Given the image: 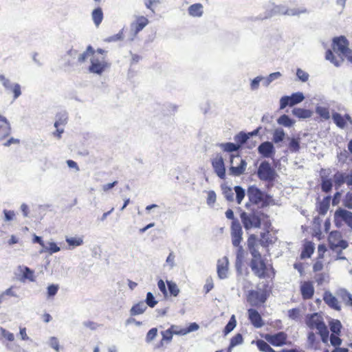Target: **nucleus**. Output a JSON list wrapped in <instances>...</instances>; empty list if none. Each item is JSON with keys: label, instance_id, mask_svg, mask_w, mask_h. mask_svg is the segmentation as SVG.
<instances>
[{"label": "nucleus", "instance_id": "f257e3e1", "mask_svg": "<svg viewBox=\"0 0 352 352\" xmlns=\"http://www.w3.org/2000/svg\"><path fill=\"white\" fill-rule=\"evenodd\" d=\"M333 49L338 54L340 59H337L331 50L326 52L325 58L329 60L336 67H340L346 58L352 64V50L349 47V41L346 37L341 36L333 39Z\"/></svg>", "mask_w": 352, "mask_h": 352}, {"label": "nucleus", "instance_id": "f03ea898", "mask_svg": "<svg viewBox=\"0 0 352 352\" xmlns=\"http://www.w3.org/2000/svg\"><path fill=\"white\" fill-rule=\"evenodd\" d=\"M307 12L305 8H288L284 5H271L269 6L264 14H261L255 19L263 20L269 19L276 14H284L287 16H297Z\"/></svg>", "mask_w": 352, "mask_h": 352}, {"label": "nucleus", "instance_id": "7ed1b4c3", "mask_svg": "<svg viewBox=\"0 0 352 352\" xmlns=\"http://www.w3.org/2000/svg\"><path fill=\"white\" fill-rule=\"evenodd\" d=\"M267 218L265 214L260 210H252L250 212H243L241 214V219L245 230L252 228H259L262 221Z\"/></svg>", "mask_w": 352, "mask_h": 352}, {"label": "nucleus", "instance_id": "20e7f679", "mask_svg": "<svg viewBox=\"0 0 352 352\" xmlns=\"http://www.w3.org/2000/svg\"><path fill=\"white\" fill-rule=\"evenodd\" d=\"M247 195L251 204L261 205L263 208L269 206L272 199L270 195L254 186L248 188Z\"/></svg>", "mask_w": 352, "mask_h": 352}, {"label": "nucleus", "instance_id": "39448f33", "mask_svg": "<svg viewBox=\"0 0 352 352\" xmlns=\"http://www.w3.org/2000/svg\"><path fill=\"white\" fill-rule=\"evenodd\" d=\"M0 83L8 94H12L13 101L21 96V86L17 82H12L4 74H0Z\"/></svg>", "mask_w": 352, "mask_h": 352}, {"label": "nucleus", "instance_id": "423d86ee", "mask_svg": "<svg viewBox=\"0 0 352 352\" xmlns=\"http://www.w3.org/2000/svg\"><path fill=\"white\" fill-rule=\"evenodd\" d=\"M247 167V162L239 155L230 156V167L229 175L234 177H239L244 174Z\"/></svg>", "mask_w": 352, "mask_h": 352}, {"label": "nucleus", "instance_id": "0eeeda50", "mask_svg": "<svg viewBox=\"0 0 352 352\" xmlns=\"http://www.w3.org/2000/svg\"><path fill=\"white\" fill-rule=\"evenodd\" d=\"M91 65L89 67L90 73L101 75L105 69L109 67V64L106 61L104 56H98L93 55L90 59Z\"/></svg>", "mask_w": 352, "mask_h": 352}, {"label": "nucleus", "instance_id": "6e6552de", "mask_svg": "<svg viewBox=\"0 0 352 352\" xmlns=\"http://www.w3.org/2000/svg\"><path fill=\"white\" fill-rule=\"evenodd\" d=\"M328 241L330 249L333 251H337L338 249L345 250L349 244L348 242L342 239V234L338 231H332L330 232Z\"/></svg>", "mask_w": 352, "mask_h": 352}, {"label": "nucleus", "instance_id": "1a4fd4ad", "mask_svg": "<svg viewBox=\"0 0 352 352\" xmlns=\"http://www.w3.org/2000/svg\"><path fill=\"white\" fill-rule=\"evenodd\" d=\"M258 177L263 181H273L276 177V172L267 162L261 163L258 171Z\"/></svg>", "mask_w": 352, "mask_h": 352}, {"label": "nucleus", "instance_id": "9d476101", "mask_svg": "<svg viewBox=\"0 0 352 352\" xmlns=\"http://www.w3.org/2000/svg\"><path fill=\"white\" fill-rule=\"evenodd\" d=\"M305 99L302 92H296L291 96H285L280 99V109H284L287 106H294L301 102Z\"/></svg>", "mask_w": 352, "mask_h": 352}, {"label": "nucleus", "instance_id": "9b49d317", "mask_svg": "<svg viewBox=\"0 0 352 352\" xmlns=\"http://www.w3.org/2000/svg\"><path fill=\"white\" fill-rule=\"evenodd\" d=\"M267 300V296L263 290H250L247 296V301L252 307H256L264 303Z\"/></svg>", "mask_w": 352, "mask_h": 352}, {"label": "nucleus", "instance_id": "f8f14e48", "mask_svg": "<svg viewBox=\"0 0 352 352\" xmlns=\"http://www.w3.org/2000/svg\"><path fill=\"white\" fill-rule=\"evenodd\" d=\"M250 267L253 273L260 278L265 276L266 265L264 261L261 258L258 259H252Z\"/></svg>", "mask_w": 352, "mask_h": 352}, {"label": "nucleus", "instance_id": "ddd939ff", "mask_svg": "<svg viewBox=\"0 0 352 352\" xmlns=\"http://www.w3.org/2000/svg\"><path fill=\"white\" fill-rule=\"evenodd\" d=\"M212 166L217 175L221 179H225L226 168L221 155H217L216 157L212 159Z\"/></svg>", "mask_w": 352, "mask_h": 352}, {"label": "nucleus", "instance_id": "4468645a", "mask_svg": "<svg viewBox=\"0 0 352 352\" xmlns=\"http://www.w3.org/2000/svg\"><path fill=\"white\" fill-rule=\"evenodd\" d=\"M135 20L131 23V29L135 36L148 24L149 21L144 16H135Z\"/></svg>", "mask_w": 352, "mask_h": 352}, {"label": "nucleus", "instance_id": "2eb2a0df", "mask_svg": "<svg viewBox=\"0 0 352 352\" xmlns=\"http://www.w3.org/2000/svg\"><path fill=\"white\" fill-rule=\"evenodd\" d=\"M287 338V334L283 331L278 332L274 335L267 334L265 336L266 340L271 344L276 346H282L285 344Z\"/></svg>", "mask_w": 352, "mask_h": 352}, {"label": "nucleus", "instance_id": "dca6fc26", "mask_svg": "<svg viewBox=\"0 0 352 352\" xmlns=\"http://www.w3.org/2000/svg\"><path fill=\"white\" fill-rule=\"evenodd\" d=\"M228 258L226 256L217 261V272L220 279L228 278Z\"/></svg>", "mask_w": 352, "mask_h": 352}, {"label": "nucleus", "instance_id": "f3484780", "mask_svg": "<svg viewBox=\"0 0 352 352\" xmlns=\"http://www.w3.org/2000/svg\"><path fill=\"white\" fill-rule=\"evenodd\" d=\"M329 106L330 104L327 102H322L321 104H317L316 107V113L322 120H328L331 118Z\"/></svg>", "mask_w": 352, "mask_h": 352}, {"label": "nucleus", "instance_id": "a211bd4d", "mask_svg": "<svg viewBox=\"0 0 352 352\" xmlns=\"http://www.w3.org/2000/svg\"><path fill=\"white\" fill-rule=\"evenodd\" d=\"M340 218L348 225L352 230V212L344 209H339L335 212L336 223L338 219Z\"/></svg>", "mask_w": 352, "mask_h": 352}, {"label": "nucleus", "instance_id": "6ab92c4d", "mask_svg": "<svg viewBox=\"0 0 352 352\" xmlns=\"http://www.w3.org/2000/svg\"><path fill=\"white\" fill-rule=\"evenodd\" d=\"M0 121L4 122L3 126H0V142H1L11 133V126L7 118L1 114Z\"/></svg>", "mask_w": 352, "mask_h": 352}, {"label": "nucleus", "instance_id": "aec40b11", "mask_svg": "<svg viewBox=\"0 0 352 352\" xmlns=\"http://www.w3.org/2000/svg\"><path fill=\"white\" fill-rule=\"evenodd\" d=\"M248 312L249 320L255 327L260 328L263 326L261 316L256 310L249 309Z\"/></svg>", "mask_w": 352, "mask_h": 352}, {"label": "nucleus", "instance_id": "412c9836", "mask_svg": "<svg viewBox=\"0 0 352 352\" xmlns=\"http://www.w3.org/2000/svg\"><path fill=\"white\" fill-rule=\"evenodd\" d=\"M259 153L265 157H269L275 153L274 145L270 142H264L261 144L258 148Z\"/></svg>", "mask_w": 352, "mask_h": 352}, {"label": "nucleus", "instance_id": "4be33fe9", "mask_svg": "<svg viewBox=\"0 0 352 352\" xmlns=\"http://www.w3.org/2000/svg\"><path fill=\"white\" fill-rule=\"evenodd\" d=\"M324 301L331 308L336 310H340L341 307L337 298L329 292H326L323 297Z\"/></svg>", "mask_w": 352, "mask_h": 352}, {"label": "nucleus", "instance_id": "5701e85b", "mask_svg": "<svg viewBox=\"0 0 352 352\" xmlns=\"http://www.w3.org/2000/svg\"><path fill=\"white\" fill-rule=\"evenodd\" d=\"M248 246L250 253L252 256V259H258L261 258V255L256 248L255 238L251 236L248 240Z\"/></svg>", "mask_w": 352, "mask_h": 352}, {"label": "nucleus", "instance_id": "b1692460", "mask_svg": "<svg viewBox=\"0 0 352 352\" xmlns=\"http://www.w3.org/2000/svg\"><path fill=\"white\" fill-rule=\"evenodd\" d=\"M188 13L192 17H201L204 14V6L199 3H194L188 7Z\"/></svg>", "mask_w": 352, "mask_h": 352}, {"label": "nucleus", "instance_id": "393cba45", "mask_svg": "<svg viewBox=\"0 0 352 352\" xmlns=\"http://www.w3.org/2000/svg\"><path fill=\"white\" fill-rule=\"evenodd\" d=\"M300 291L303 298L309 299L311 298L314 292L313 285L309 282H305L300 287Z\"/></svg>", "mask_w": 352, "mask_h": 352}, {"label": "nucleus", "instance_id": "a878e982", "mask_svg": "<svg viewBox=\"0 0 352 352\" xmlns=\"http://www.w3.org/2000/svg\"><path fill=\"white\" fill-rule=\"evenodd\" d=\"M323 321L321 320L320 316L318 315V314H314L309 316L306 321L307 325L310 329H316L318 328L319 325L322 324Z\"/></svg>", "mask_w": 352, "mask_h": 352}, {"label": "nucleus", "instance_id": "bb28decb", "mask_svg": "<svg viewBox=\"0 0 352 352\" xmlns=\"http://www.w3.org/2000/svg\"><path fill=\"white\" fill-rule=\"evenodd\" d=\"M337 296L341 298L346 305L352 306V294L344 289H340L336 292Z\"/></svg>", "mask_w": 352, "mask_h": 352}, {"label": "nucleus", "instance_id": "cd10ccee", "mask_svg": "<svg viewBox=\"0 0 352 352\" xmlns=\"http://www.w3.org/2000/svg\"><path fill=\"white\" fill-rule=\"evenodd\" d=\"M147 306L144 302L140 301L138 303L134 305L131 310L130 314L131 316H137L143 314L146 309Z\"/></svg>", "mask_w": 352, "mask_h": 352}, {"label": "nucleus", "instance_id": "c85d7f7f", "mask_svg": "<svg viewBox=\"0 0 352 352\" xmlns=\"http://www.w3.org/2000/svg\"><path fill=\"white\" fill-rule=\"evenodd\" d=\"M292 114L299 118H309L312 116V111L309 109L302 108H294L292 110Z\"/></svg>", "mask_w": 352, "mask_h": 352}, {"label": "nucleus", "instance_id": "c756f323", "mask_svg": "<svg viewBox=\"0 0 352 352\" xmlns=\"http://www.w3.org/2000/svg\"><path fill=\"white\" fill-rule=\"evenodd\" d=\"M92 20L96 27H98L103 19V12L100 8L94 9L91 12Z\"/></svg>", "mask_w": 352, "mask_h": 352}, {"label": "nucleus", "instance_id": "7c9ffc66", "mask_svg": "<svg viewBox=\"0 0 352 352\" xmlns=\"http://www.w3.org/2000/svg\"><path fill=\"white\" fill-rule=\"evenodd\" d=\"M65 241L67 244L74 248L83 244V236H66Z\"/></svg>", "mask_w": 352, "mask_h": 352}, {"label": "nucleus", "instance_id": "2f4dec72", "mask_svg": "<svg viewBox=\"0 0 352 352\" xmlns=\"http://www.w3.org/2000/svg\"><path fill=\"white\" fill-rule=\"evenodd\" d=\"M285 137V133L282 128H276L272 133V141L275 144L280 143L283 141Z\"/></svg>", "mask_w": 352, "mask_h": 352}, {"label": "nucleus", "instance_id": "473e14b6", "mask_svg": "<svg viewBox=\"0 0 352 352\" xmlns=\"http://www.w3.org/2000/svg\"><path fill=\"white\" fill-rule=\"evenodd\" d=\"M277 122L283 126L291 127L294 124L295 121L292 120L287 115H282L278 118Z\"/></svg>", "mask_w": 352, "mask_h": 352}, {"label": "nucleus", "instance_id": "72a5a7b5", "mask_svg": "<svg viewBox=\"0 0 352 352\" xmlns=\"http://www.w3.org/2000/svg\"><path fill=\"white\" fill-rule=\"evenodd\" d=\"M317 330L318 331V333L321 337L322 341L324 343H327L329 338V330L324 322L322 324L319 325Z\"/></svg>", "mask_w": 352, "mask_h": 352}, {"label": "nucleus", "instance_id": "f704fd0d", "mask_svg": "<svg viewBox=\"0 0 352 352\" xmlns=\"http://www.w3.org/2000/svg\"><path fill=\"white\" fill-rule=\"evenodd\" d=\"M282 74L279 72L270 74L267 77H263V85L265 87H268L274 80L278 79L281 77Z\"/></svg>", "mask_w": 352, "mask_h": 352}, {"label": "nucleus", "instance_id": "c9c22d12", "mask_svg": "<svg viewBox=\"0 0 352 352\" xmlns=\"http://www.w3.org/2000/svg\"><path fill=\"white\" fill-rule=\"evenodd\" d=\"M332 119L335 124L340 129H344L346 126V122L344 117L337 112L332 113Z\"/></svg>", "mask_w": 352, "mask_h": 352}, {"label": "nucleus", "instance_id": "e433bc0d", "mask_svg": "<svg viewBox=\"0 0 352 352\" xmlns=\"http://www.w3.org/2000/svg\"><path fill=\"white\" fill-rule=\"evenodd\" d=\"M93 55H94V50L91 45H89L86 51L79 54L78 57V61L80 63H82L88 58V57L90 56H92Z\"/></svg>", "mask_w": 352, "mask_h": 352}, {"label": "nucleus", "instance_id": "4c0bfd02", "mask_svg": "<svg viewBox=\"0 0 352 352\" xmlns=\"http://www.w3.org/2000/svg\"><path fill=\"white\" fill-rule=\"evenodd\" d=\"M20 272L23 274V278L28 279L30 281H34V271L30 270L29 267L23 266L19 267Z\"/></svg>", "mask_w": 352, "mask_h": 352}, {"label": "nucleus", "instance_id": "58836bf2", "mask_svg": "<svg viewBox=\"0 0 352 352\" xmlns=\"http://www.w3.org/2000/svg\"><path fill=\"white\" fill-rule=\"evenodd\" d=\"M330 329L332 334L339 335L342 328V324L338 320H331L329 322Z\"/></svg>", "mask_w": 352, "mask_h": 352}, {"label": "nucleus", "instance_id": "ea45409f", "mask_svg": "<svg viewBox=\"0 0 352 352\" xmlns=\"http://www.w3.org/2000/svg\"><path fill=\"white\" fill-rule=\"evenodd\" d=\"M248 139V135L243 132H240L234 137V140L235 141L236 144L239 146V148Z\"/></svg>", "mask_w": 352, "mask_h": 352}, {"label": "nucleus", "instance_id": "a19ab883", "mask_svg": "<svg viewBox=\"0 0 352 352\" xmlns=\"http://www.w3.org/2000/svg\"><path fill=\"white\" fill-rule=\"evenodd\" d=\"M219 146L226 152H234L239 149V146L232 142L222 143Z\"/></svg>", "mask_w": 352, "mask_h": 352}, {"label": "nucleus", "instance_id": "79ce46f5", "mask_svg": "<svg viewBox=\"0 0 352 352\" xmlns=\"http://www.w3.org/2000/svg\"><path fill=\"white\" fill-rule=\"evenodd\" d=\"M59 251L60 248L54 242H50L48 245H45L43 250H41L40 252H48L50 254H52L53 253H56Z\"/></svg>", "mask_w": 352, "mask_h": 352}, {"label": "nucleus", "instance_id": "37998d69", "mask_svg": "<svg viewBox=\"0 0 352 352\" xmlns=\"http://www.w3.org/2000/svg\"><path fill=\"white\" fill-rule=\"evenodd\" d=\"M56 120L54 126L58 128L60 125H65L67 122V115L66 113H60L56 116Z\"/></svg>", "mask_w": 352, "mask_h": 352}, {"label": "nucleus", "instance_id": "c03bdc74", "mask_svg": "<svg viewBox=\"0 0 352 352\" xmlns=\"http://www.w3.org/2000/svg\"><path fill=\"white\" fill-rule=\"evenodd\" d=\"M234 190L236 193V202L238 204H241L242 200L243 199L245 195V190L239 186H236Z\"/></svg>", "mask_w": 352, "mask_h": 352}, {"label": "nucleus", "instance_id": "a18cd8bd", "mask_svg": "<svg viewBox=\"0 0 352 352\" xmlns=\"http://www.w3.org/2000/svg\"><path fill=\"white\" fill-rule=\"evenodd\" d=\"M167 286H168V291L172 296H173L175 297L178 296L180 290L175 283H174L171 280H170V281L168 280Z\"/></svg>", "mask_w": 352, "mask_h": 352}, {"label": "nucleus", "instance_id": "49530a36", "mask_svg": "<svg viewBox=\"0 0 352 352\" xmlns=\"http://www.w3.org/2000/svg\"><path fill=\"white\" fill-rule=\"evenodd\" d=\"M300 310L298 308L291 309L288 311V317L289 319L296 322L300 320Z\"/></svg>", "mask_w": 352, "mask_h": 352}, {"label": "nucleus", "instance_id": "de8ad7c7", "mask_svg": "<svg viewBox=\"0 0 352 352\" xmlns=\"http://www.w3.org/2000/svg\"><path fill=\"white\" fill-rule=\"evenodd\" d=\"M335 184L340 186L343 184L346 183L345 173L342 172H337L334 175Z\"/></svg>", "mask_w": 352, "mask_h": 352}, {"label": "nucleus", "instance_id": "09e8293b", "mask_svg": "<svg viewBox=\"0 0 352 352\" xmlns=\"http://www.w3.org/2000/svg\"><path fill=\"white\" fill-rule=\"evenodd\" d=\"M243 234V231H242V228H241L240 223L237 220H234L232 223V226H231V235L232 234Z\"/></svg>", "mask_w": 352, "mask_h": 352}, {"label": "nucleus", "instance_id": "8fccbe9b", "mask_svg": "<svg viewBox=\"0 0 352 352\" xmlns=\"http://www.w3.org/2000/svg\"><path fill=\"white\" fill-rule=\"evenodd\" d=\"M236 322L235 320V317H234V316H232L224 328V331H223L224 334L227 335L229 333H230L236 327Z\"/></svg>", "mask_w": 352, "mask_h": 352}, {"label": "nucleus", "instance_id": "3c124183", "mask_svg": "<svg viewBox=\"0 0 352 352\" xmlns=\"http://www.w3.org/2000/svg\"><path fill=\"white\" fill-rule=\"evenodd\" d=\"M243 340L242 335L240 333H237L236 336L232 338L228 350L230 351L232 348L241 344L243 342Z\"/></svg>", "mask_w": 352, "mask_h": 352}, {"label": "nucleus", "instance_id": "603ef678", "mask_svg": "<svg viewBox=\"0 0 352 352\" xmlns=\"http://www.w3.org/2000/svg\"><path fill=\"white\" fill-rule=\"evenodd\" d=\"M263 76H258L250 82V89L252 91H256L259 88L260 82L263 81Z\"/></svg>", "mask_w": 352, "mask_h": 352}, {"label": "nucleus", "instance_id": "864d4df0", "mask_svg": "<svg viewBox=\"0 0 352 352\" xmlns=\"http://www.w3.org/2000/svg\"><path fill=\"white\" fill-rule=\"evenodd\" d=\"M296 76L302 82H307L309 78V74L300 68L297 69Z\"/></svg>", "mask_w": 352, "mask_h": 352}, {"label": "nucleus", "instance_id": "5fc2aeb1", "mask_svg": "<svg viewBox=\"0 0 352 352\" xmlns=\"http://www.w3.org/2000/svg\"><path fill=\"white\" fill-rule=\"evenodd\" d=\"M145 304L146 305V306H148L152 308L154 307L157 304V301L155 300V297L151 292H148L146 294Z\"/></svg>", "mask_w": 352, "mask_h": 352}, {"label": "nucleus", "instance_id": "6e6d98bb", "mask_svg": "<svg viewBox=\"0 0 352 352\" xmlns=\"http://www.w3.org/2000/svg\"><path fill=\"white\" fill-rule=\"evenodd\" d=\"M329 198H327V201H323L320 203L318 208V212L320 214L324 215L327 212L329 208Z\"/></svg>", "mask_w": 352, "mask_h": 352}, {"label": "nucleus", "instance_id": "4d7b16f0", "mask_svg": "<svg viewBox=\"0 0 352 352\" xmlns=\"http://www.w3.org/2000/svg\"><path fill=\"white\" fill-rule=\"evenodd\" d=\"M289 148L292 152H297L300 148L299 140L296 138H291L289 144Z\"/></svg>", "mask_w": 352, "mask_h": 352}, {"label": "nucleus", "instance_id": "13d9d810", "mask_svg": "<svg viewBox=\"0 0 352 352\" xmlns=\"http://www.w3.org/2000/svg\"><path fill=\"white\" fill-rule=\"evenodd\" d=\"M223 194L228 201H232L234 200V192L230 188L226 187L223 188Z\"/></svg>", "mask_w": 352, "mask_h": 352}, {"label": "nucleus", "instance_id": "bf43d9fd", "mask_svg": "<svg viewBox=\"0 0 352 352\" xmlns=\"http://www.w3.org/2000/svg\"><path fill=\"white\" fill-rule=\"evenodd\" d=\"M256 346L261 351L267 352L270 349V345L263 340L256 341Z\"/></svg>", "mask_w": 352, "mask_h": 352}, {"label": "nucleus", "instance_id": "052dcab7", "mask_svg": "<svg viewBox=\"0 0 352 352\" xmlns=\"http://www.w3.org/2000/svg\"><path fill=\"white\" fill-rule=\"evenodd\" d=\"M332 188V183L330 179H322V190L325 192H329Z\"/></svg>", "mask_w": 352, "mask_h": 352}, {"label": "nucleus", "instance_id": "680f3d73", "mask_svg": "<svg viewBox=\"0 0 352 352\" xmlns=\"http://www.w3.org/2000/svg\"><path fill=\"white\" fill-rule=\"evenodd\" d=\"M157 329L156 328H152L148 331L146 334V340L147 342H150L155 339L157 336Z\"/></svg>", "mask_w": 352, "mask_h": 352}, {"label": "nucleus", "instance_id": "e2e57ef3", "mask_svg": "<svg viewBox=\"0 0 352 352\" xmlns=\"http://www.w3.org/2000/svg\"><path fill=\"white\" fill-rule=\"evenodd\" d=\"M216 193L213 190L208 192L207 204L209 206H212L216 201Z\"/></svg>", "mask_w": 352, "mask_h": 352}, {"label": "nucleus", "instance_id": "0e129e2a", "mask_svg": "<svg viewBox=\"0 0 352 352\" xmlns=\"http://www.w3.org/2000/svg\"><path fill=\"white\" fill-rule=\"evenodd\" d=\"M199 328V326L196 322L190 323V325L186 329H184L183 332H182L183 334L186 335L188 333L195 331L198 330Z\"/></svg>", "mask_w": 352, "mask_h": 352}, {"label": "nucleus", "instance_id": "69168bd1", "mask_svg": "<svg viewBox=\"0 0 352 352\" xmlns=\"http://www.w3.org/2000/svg\"><path fill=\"white\" fill-rule=\"evenodd\" d=\"M0 331L3 338H6L8 341H13L14 340V336L12 333L6 330L3 328L0 329Z\"/></svg>", "mask_w": 352, "mask_h": 352}, {"label": "nucleus", "instance_id": "338daca9", "mask_svg": "<svg viewBox=\"0 0 352 352\" xmlns=\"http://www.w3.org/2000/svg\"><path fill=\"white\" fill-rule=\"evenodd\" d=\"M344 204L346 208L352 209V192H349L346 194Z\"/></svg>", "mask_w": 352, "mask_h": 352}, {"label": "nucleus", "instance_id": "774afa93", "mask_svg": "<svg viewBox=\"0 0 352 352\" xmlns=\"http://www.w3.org/2000/svg\"><path fill=\"white\" fill-rule=\"evenodd\" d=\"M58 289V286L56 285H50L47 287V296L48 297H53L54 296Z\"/></svg>", "mask_w": 352, "mask_h": 352}]
</instances>
